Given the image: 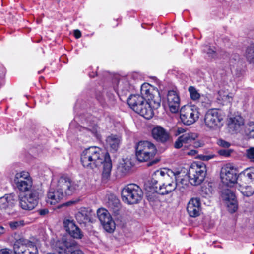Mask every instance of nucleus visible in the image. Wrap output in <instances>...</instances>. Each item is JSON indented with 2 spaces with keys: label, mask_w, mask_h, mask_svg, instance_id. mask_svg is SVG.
Returning <instances> with one entry per match:
<instances>
[{
  "label": "nucleus",
  "mask_w": 254,
  "mask_h": 254,
  "mask_svg": "<svg viewBox=\"0 0 254 254\" xmlns=\"http://www.w3.org/2000/svg\"><path fill=\"white\" fill-rule=\"evenodd\" d=\"M118 89L123 91H127L130 89V85L126 80H121L119 82Z\"/></svg>",
  "instance_id": "38"
},
{
  "label": "nucleus",
  "mask_w": 254,
  "mask_h": 254,
  "mask_svg": "<svg viewBox=\"0 0 254 254\" xmlns=\"http://www.w3.org/2000/svg\"><path fill=\"white\" fill-rule=\"evenodd\" d=\"M232 151L230 149H221L218 151L220 155L224 157H229L230 156Z\"/></svg>",
  "instance_id": "41"
},
{
  "label": "nucleus",
  "mask_w": 254,
  "mask_h": 254,
  "mask_svg": "<svg viewBox=\"0 0 254 254\" xmlns=\"http://www.w3.org/2000/svg\"><path fill=\"white\" fill-rule=\"evenodd\" d=\"M206 173V166L203 162L192 163L188 172L190 183L194 186L200 184L204 180Z\"/></svg>",
  "instance_id": "8"
},
{
  "label": "nucleus",
  "mask_w": 254,
  "mask_h": 254,
  "mask_svg": "<svg viewBox=\"0 0 254 254\" xmlns=\"http://www.w3.org/2000/svg\"><path fill=\"white\" fill-rule=\"evenodd\" d=\"M224 116L222 112L216 109L208 110L204 117L205 126L209 129L215 130L222 125Z\"/></svg>",
  "instance_id": "9"
},
{
  "label": "nucleus",
  "mask_w": 254,
  "mask_h": 254,
  "mask_svg": "<svg viewBox=\"0 0 254 254\" xmlns=\"http://www.w3.org/2000/svg\"><path fill=\"white\" fill-rule=\"evenodd\" d=\"M63 225L67 232L76 226L73 219L71 218H65L63 221Z\"/></svg>",
  "instance_id": "33"
},
{
  "label": "nucleus",
  "mask_w": 254,
  "mask_h": 254,
  "mask_svg": "<svg viewBox=\"0 0 254 254\" xmlns=\"http://www.w3.org/2000/svg\"><path fill=\"white\" fill-rule=\"evenodd\" d=\"M74 35L76 38H79L81 36V32L79 30H75L74 31Z\"/></svg>",
  "instance_id": "46"
},
{
  "label": "nucleus",
  "mask_w": 254,
  "mask_h": 254,
  "mask_svg": "<svg viewBox=\"0 0 254 254\" xmlns=\"http://www.w3.org/2000/svg\"><path fill=\"white\" fill-rule=\"evenodd\" d=\"M68 233L72 237L75 239H81L83 237V234L81 230L77 226Z\"/></svg>",
  "instance_id": "35"
},
{
  "label": "nucleus",
  "mask_w": 254,
  "mask_h": 254,
  "mask_svg": "<svg viewBox=\"0 0 254 254\" xmlns=\"http://www.w3.org/2000/svg\"><path fill=\"white\" fill-rule=\"evenodd\" d=\"M197 151L195 150L191 149L190 151L186 152V154L188 155L194 156L196 155Z\"/></svg>",
  "instance_id": "47"
},
{
  "label": "nucleus",
  "mask_w": 254,
  "mask_h": 254,
  "mask_svg": "<svg viewBox=\"0 0 254 254\" xmlns=\"http://www.w3.org/2000/svg\"><path fill=\"white\" fill-rule=\"evenodd\" d=\"M9 225L10 228L14 230L23 226L25 225V222L23 220L13 221L10 222Z\"/></svg>",
  "instance_id": "37"
},
{
  "label": "nucleus",
  "mask_w": 254,
  "mask_h": 254,
  "mask_svg": "<svg viewBox=\"0 0 254 254\" xmlns=\"http://www.w3.org/2000/svg\"><path fill=\"white\" fill-rule=\"evenodd\" d=\"M221 196L225 202L228 211L231 213L235 212L237 210L238 204L233 192L229 189H224L222 191Z\"/></svg>",
  "instance_id": "16"
},
{
  "label": "nucleus",
  "mask_w": 254,
  "mask_h": 254,
  "mask_svg": "<svg viewBox=\"0 0 254 254\" xmlns=\"http://www.w3.org/2000/svg\"><path fill=\"white\" fill-rule=\"evenodd\" d=\"M187 210L189 215L191 217H196L200 215L201 203L199 199L191 198L188 203Z\"/></svg>",
  "instance_id": "20"
},
{
  "label": "nucleus",
  "mask_w": 254,
  "mask_h": 254,
  "mask_svg": "<svg viewBox=\"0 0 254 254\" xmlns=\"http://www.w3.org/2000/svg\"><path fill=\"white\" fill-rule=\"evenodd\" d=\"M189 179L187 177L178 179L176 178V190L180 192H184L189 186Z\"/></svg>",
  "instance_id": "29"
},
{
  "label": "nucleus",
  "mask_w": 254,
  "mask_h": 254,
  "mask_svg": "<svg viewBox=\"0 0 254 254\" xmlns=\"http://www.w3.org/2000/svg\"><path fill=\"white\" fill-rule=\"evenodd\" d=\"M105 159L103 160V170L102 173L103 178L108 179L111 173L112 169V163L108 153H105Z\"/></svg>",
  "instance_id": "26"
},
{
  "label": "nucleus",
  "mask_w": 254,
  "mask_h": 254,
  "mask_svg": "<svg viewBox=\"0 0 254 254\" xmlns=\"http://www.w3.org/2000/svg\"><path fill=\"white\" fill-rule=\"evenodd\" d=\"M174 135L176 136L180 135L174 143L175 148L177 149L183 148L184 150L191 147V144L194 142L197 137L195 133L188 131L182 127H177L175 129Z\"/></svg>",
  "instance_id": "5"
},
{
  "label": "nucleus",
  "mask_w": 254,
  "mask_h": 254,
  "mask_svg": "<svg viewBox=\"0 0 254 254\" xmlns=\"http://www.w3.org/2000/svg\"><path fill=\"white\" fill-rule=\"evenodd\" d=\"M130 170V166L127 165L126 163H122L119 165L118 170L119 172L124 175L127 173Z\"/></svg>",
  "instance_id": "39"
},
{
  "label": "nucleus",
  "mask_w": 254,
  "mask_h": 254,
  "mask_svg": "<svg viewBox=\"0 0 254 254\" xmlns=\"http://www.w3.org/2000/svg\"><path fill=\"white\" fill-rule=\"evenodd\" d=\"M198 108L195 106H184L180 110V119L186 125H190L196 122L199 118Z\"/></svg>",
  "instance_id": "11"
},
{
  "label": "nucleus",
  "mask_w": 254,
  "mask_h": 254,
  "mask_svg": "<svg viewBox=\"0 0 254 254\" xmlns=\"http://www.w3.org/2000/svg\"><path fill=\"white\" fill-rule=\"evenodd\" d=\"M176 174L173 172L157 170L153 175L151 183L156 193L164 195L176 190Z\"/></svg>",
  "instance_id": "2"
},
{
  "label": "nucleus",
  "mask_w": 254,
  "mask_h": 254,
  "mask_svg": "<svg viewBox=\"0 0 254 254\" xmlns=\"http://www.w3.org/2000/svg\"><path fill=\"white\" fill-rule=\"evenodd\" d=\"M249 132H247V131H246V133L248 134V135H250V137H254V129H251L250 127L247 128Z\"/></svg>",
  "instance_id": "44"
},
{
  "label": "nucleus",
  "mask_w": 254,
  "mask_h": 254,
  "mask_svg": "<svg viewBox=\"0 0 254 254\" xmlns=\"http://www.w3.org/2000/svg\"><path fill=\"white\" fill-rule=\"evenodd\" d=\"M247 156L251 160L254 162V147H250L247 150Z\"/></svg>",
  "instance_id": "40"
},
{
  "label": "nucleus",
  "mask_w": 254,
  "mask_h": 254,
  "mask_svg": "<svg viewBox=\"0 0 254 254\" xmlns=\"http://www.w3.org/2000/svg\"><path fill=\"white\" fill-rule=\"evenodd\" d=\"M240 191L245 196H250L254 193V185L249 184V185L242 184L241 185Z\"/></svg>",
  "instance_id": "31"
},
{
  "label": "nucleus",
  "mask_w": 254,
  "mask_h": 254,
  "mask_svg": "<svg viewBox=\"0 0 254 254\" xmlns=\"http://www.w3.org/2000/svg\"><path fill=\"white\" fill-rule=\"evenodd\" d=\"M97 214L104 229L108 232L112 233L115 229L116 225L108 211L105 209H99Z\"/></svg>",
  "instance_id": "15"
},
{
  "label": "nucleus",
  "mask_w": 254,
  "mask_h": 254,
  "mask_svg": "<svg viewBox=\"0 0 254 254\" xmlns=\"http://www.w3.org/2000/svg\"><path fill=\"white\" fill-rule=\"evenodd\" d=\"M105 153L97 147L92 146L84 149L80 156L83 166L88 169H94L103 164Z\"/></svg>",
  "instance_id": "3"
},
{
  "label": "nucleus",
  "mask_w": 254,
  "mask_h": 254,
  "mask_svg": "<svg viewBox=\"0 0 254 254\" xmlns=\"http://www.w3.org/2000/svg\"><path fill=\"white\" fill-rule=\"evenodd\" d=\"M188 91L190 94L191 99L193 100H197L200 98V95L196 89L193 86L189 87Z\"/></svg>",
  "instance_id": "36"
},
{
  "label": "nucleus",
  "mask_w": 254,
  "mask_h": 254,
  "mask_svg": "<svg viewBox=\"0 0 254 254\" xmlns=\"http://www.w3.org/2000/svg\"><path fill=\"white\" fill-rule=\"evenodd\" d=\"M244 180L249 184L254 185V168H249L245 171Z\"/></svg>",
  "instance_id": "34"
},
{
  "label": "nucleus",
  "mask_w": 254,
  "mask_h": 254,
  "mask_svg": "<svg viewBox=\"0 0 254 254\" xmlns=\"http://www.w3.org/2000/svg\"><path fill=\"white\" fill-rule=\"evenodd\" d=\"M136 156L140 162L147 161L153 158L157 153L153 143L148 141H139L136 145Z\"/></svg>",
  "instance_id": "6"
},
{
  "label": "nucleus",
  "mask_w": 254,
  "mask_h": 254,
  "mask_svg": "<svg viewBox=\"0 0 254 254\" xmlns=\"http://www.w3.org/2000/svg\"><path fill=\"white\" fill-rule=\"evenodd\" d=\"M140 91L141 95H130L127 99V103L136 113L145 119H150L153 116V109H157L160 106L159 93L148 83L142 85Z\"/></svg>",
  "instance_id": "1"
},
{
  "label": "nucleus",
  "mask_w": 254,
  "mask_h": 254,
  "mask_svg": "<svg viewBox=\"0 0 254 254\" xmlns=\"http://www.w3.org/2000/svg\"><path fill=\"white\" fill-rule=\"evenodd\" d=\"M49 212V211L47 209H40L38 211V213L40 215L44 216L47 214Z\"/></svg>",
  "instance_id": "45"
},
{
  "label": "nucleus",
  "mask_w": 254,
  "mask_h": 254,
  "mask_svg": "<svg viewBox=\"0 0 254 254\" xmlns=\"http://www.w3.org/2000/svg\"><path fill=\"white\" fill-rule=\"evenodd\" d=\"M14 182L20 191L28 193L31 190H36L33 188L32 180L27 172L17 173L14 177Z\"/></svg>",
  "instance_id": "12"
},
{
  "label": "nucleus",
  "mask_w": 254,
  "mask_h": 254,
  "mask_svg": "<svg viewBox=\"0 0 254 254\" xmlns=\"http://www.w3.org/2000/svg\"><path fill=\"white\" fill-rule=\"evenodd\" d=\"M53 181L55 182V186L65 196L71 195L79 190L78 183L72 181L70 177L66 175H62L56 181Z\"/></svg>",
  "instance_id": "7"
},
{
  "label": "nucleus",
  "mask_w": 254,
  "mask_h": 254,
  "mask_svg": "<svg viewBox=\"0 0 254 254\" xmlns=\"http://www.w3.org/2000/svg\"><path fill=\"white\" fill-rule=\"evenodd\" d=\"M15 203V195L7 194L0 198V209H6L12 208Z\"/></svg>",
  "instance_id": "23"
},
{
  "label": "nucleus",
  "mask_w": 254,
  "mask_h": 254,
  "mask_svg": "<svg viewBox=\"0 0 254 254\" xmlns=\"http://www.w3.org/2000/svg\"><path fill=\"white\" fill-rule=\"evenodd\" d=\"M58 249L57 252L60 254H84L81 250H73L72 244L68 242L65 238H63L61 241H59L57 244Z\"/></svg>",
  "instance_id": "18"
},
{
  "label": "nucleus",
  "mask_w": 254,
  "mask_h": 254,
  "mask_svg": "<svg viewBox=\"0 0 254 254\" xmlns=\"http://www.w3.org/2000/svg\"><path fill=\"white\" fill-rule=\"evenodd\" d=\"M217 144L220 146L224 148H228L230 146V143L222 139H219L217 141Z\"/></svg>",
  "instance_id": "42"
},
{
  "label": "nucleus",
  "mask_w": 254,
  "mask_h": 254,
  "mask_svg": "<svg viewBox=\"0 0 254 254\" xmlns=\"http://www.w3.org/2000/svg\"><path fill=\"white\" fill-rule=\"evenodd\" d=\"M4 231V229L3 227L0 226V235L3 234Z\"/></svg>",
  "instance_id": "49"
},
{
  "label": "nucleus",
  "mask_w": 254,
  "mask_h": 254,
  "mask_svg": "<svg viewBox=\"0 0 254 254\" xmlns=\"http://www.w3.org/2000/svg\"><path fill=\"white\" fill-rule=\"evenodd\" d=\"M220 178L224 185L231 186L237 182V170L231 164H227L221 168Z\"/></svg>",
  "instance_id": "13"
},
{
  "label": "nucleus",
  "mask_w": 254,
  "mask_h": 254,
  "mask_svg": "<svg viewBox=\"0 0 254 254\" xmlns=\"http://www.w3.org/2000/svg\"><path fill=\"white\" fill-rule=\"evenodd\" d=\"M120 143V139L116 135H111L106 139V145L114 151H117Z\"/></svg>",
  "instance_id": "27"
},
{
  "label": "nucleus",
  "mask_w": 254,
  "mask_h": 254,
  "mask_svg": "<svg viewBox=\"0 0 254 254\" xmlns=\"http://www.w3.org/2000/svg\"><path fill=\"white\" fill-rule=\"evenodd\" d=\"M64 196L65 195L64 193L55 186V182L52 181L47 195V202L51 205H55L59 202Z\"/></svg>",
  "instance_id": "17"
},
{
  "label": "nucleus",
  "mask_w": 254,
  "mask_h": 254,
  "mask_svg": "<svg viewBox=\"0 0 254 254\" xmlns=\"http://www.w3.org/2000/svg\"><path fill=\"white\" fill-rule=\"evenodd\" d=\"M203 51L206 54L207 56L209 59L215 58L217 56L216 48L214 47L206 45L204 47Z\"/></svg>",
  "instance_id": "32"
},
{
  "label": "nucleus",
  "mask_w": 254,
  "mask_h": 254,
  "mask_svg": "<svg viewBox=\"0 0 254 254\" xmlns=\"http://www.w3.org/2000/svg\"><path fill=\"white\" fill-rule=\"evenodd\" d=\"M107 204L113 213L116 215L119 214L121 207L120 200L116 196L112 194L109 195Z\"/></svg>",
  "instance_id": "22"
},
{
  "label": "nucleus",
  "mask_w": 254,
  "mask_h": 254,
  "mask_svg": "<svg viewBox=\"0 0 254 254\" xmlns=\"http://www.w3.org/2000/svg\"><path fill=\"white\" fill-rule=\"evenodd\" d=\"M122 200L127 204L138 203L143 196L141 188L137 185L130 184L125 186L122 190Z\"/></svg>",
  "instance_id": "4"
},
{
  "label": "nucleus",
  "mask_w": 254,
  "mask_h": 254,
  "mask_svg": "<svg viewBox=\"0 0 254 254\" xmlns=\"http://www.w3.org/2000/svg\"><path fill=\"white\" fill-rule=\"evenodd\" d=\"M47 254H54V253H48Z\"/></svg>",
  "instance_id": "50"
},
{
  "label": "nucleus",
  "mask_w": 254,
  "mask_h": 254,
  "mask_svg": "<svg viewBox=\"0 0 254 254\" xmlns=\"http://www.w3.org/2000/svg\"><path fill=\"white\" fill-rule=\"evenodd\" d=\"M13 250L15 254H38L34 244L24 238H20L15 241Z\"/></svg>",
  "instance_id": "10"
},
{
  "label": "nucleus",
  "mask_w": 254,
  "mask_h": 254,
  "mask_svg": "<svg viewBox=\"0 0 254 254\" xmlns=\"http://www.w3.org/2000/svg\"><path fill=\"white\" fill-rule=\"evenodd\" d=\"M243 125L244 120L241 116L236 115L230 118L229 119V127L234 130H239Z\"/></svg>",
  "instance_id": "25"
},
{
  "label": "nucleus",
  "mask_w": 254,
  "mask_h": 254,
  "mask_svg": "<svg viewBox=\"0 0 254 254\" xmlns=\"http://www.w3.org/2000/svg\"><path fill=\"white\" fill-rule=\"evenodd\" d=\"M39 194L37 190H31L20 199L21 208L25 210L33 209L37 205Z\"/></svg>",
  "instance_id": "14"
},
{
  "label": "nucleus",
  "mask_w": 254,
  "mask_h": 254,
  "mask_svg": "<svg viewBox=\"0 0 254 254\" xmlns=\"http://www.w3.org/2000/svg\"><path fill=\"white\" fill-rule=\"evenodd\" d=\"M166 100L170 111L173 113H177L179 109L180 104V99L178 93L174 90L169 91Z\"/></svg>",
  "instance_id": "19"
},
{
  "label": "nucleus",
  "mask_w": 254,
  "mask_h": 254,
  "mask_svg": "<svg viewBox=\"0 0 254 254\" xmlns=\"http://www.w3.org/2000/svg\"><path fill=\"white\" fill-rule=\"evenodd\" d=\"M233 99L232 94L230 93L228 90L221 89L218 92L217 100L220 104H225L227 103H231Z\"/></svg>",
  "instance_id": "24"
},
{
  "label": "nucleus",
  "mask_w": 254,
  "mask_h": 254,
  "mask_svg": "<svg viewBox=\"0 0 254 254\" xmlns=\"http://www.w3.org/2000/svg\"><path fill=\"white\" fill-rule=\"evenodd\" d=\"M159 161V159H155L154 160H153V161L150 162L148 165V166H151V165H153L156 163H157V162H158Z\"/></svg>",
  "instance_id": "48"
},
{
  "label": "nucleus",
  "mask_w": 254,
  "mask_h": 254,
  "mask_svg": "<svg viewBox=\"0 0 254 254\" xmlns=\"http://www.w3.org/2000/svg\"><path fill=\"white\" fill-rule=\"evenodd\" d=\"M244 56L249 63L254 64V43H252L246 48Z\"/></svg>",
  "instance_id": "28"
},
{
  "label": "nucleus",
  "mask_w": 254,
  "mask_h": 254,
  "mask_svg": "<svg viewBox=\"0 0 254 254\" xmlns=\"http://www.w3.org/2000/svg\"><path fill=\"white\" fill-rule=\"evenodd\" d=\"M152 135L155 140L162 142L167 141L169 138V133L159 126H157L153 128Z\"/></svg>",
  "instance_id": "21"
},
{
  "label": "nucleus",
  "mask_w": 254,
  "mask_h": 254,
  "mask_svg": "<svg viewBox=\"0 0 254 254\" xmlns=\"http://www.w3.org/2000/svg\"><path fill=\"white\" fill-rule=\"evenodd\" d=\"M75 218L79 223H86L90 221L89 214L85 210L78 212L75 215Z\"/></svg>",
  "instance_id": "30"
},
{
  "label": "nucleus",
  "mask_w": 254,
  "mask_h": 254,
  "mask_svg": "<svg viewBox=\"0 0 254 254\" xmlns=\"http://www.w3.org/2000/svg\"><path fill=\"white\" fill-rule=\"evenodd\" d=\"M0 254H12V251L7 248L2 249L0 250Z\"/></svg>",
  "instance_id": "43"
}]
</instances>
